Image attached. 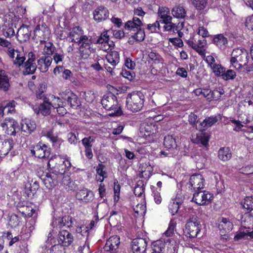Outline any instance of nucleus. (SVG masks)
<instances>
[{"label": "nucleus", "mask_w": 253, "mask_h": 253, "mask_svg": "<svg viewBox=\"0 0 253 253\" xmlns=\"http://www.w3.org/2000/svg\"><path fill=\"white\" fill-rule=\"evenodd\" d=\"M47 167L53 174H63L71 168V164L68 159L52 156L48 160Z\"/></svg>", "instance_id": "nucleus-1"}, {"label": "nucleus", "mask_w": 253, "mask_h": 253, "mask_svg": "<svg viewBox=\"0 0 253 253\" xmlns=\"http://www.w3.org/2000/svg\"><path fill=\"white\" fill-rule=\"evenodd\" d=\"M230 58V64L237 70H240L246 66L249 60L248 52L244 48L234 49Z\"/></svg>", "instance_id": "nucleus-2"}, {"label": "nucleus", "mask_w": 253, "mask_h": 253, "mask_svg": "<svg viewBox=\"0 0 253 253\" xmlns=\"http://www.w3.org/2000/svg\"><path fill=\"white\" fill-rule=\"evenodd\" d=\"M101 104L107 110L114 111L110 114V116H120L123 114V111L118 105L117 97L111 92L105 94L102 100Z\"/></svg>", "instance_id": "nucleus-3"}, {"label": "nucleus", "mask_w": 253, "mask_h": 253, "mask_svg": "<svg viewBox=\"0 0 253 253\" xmlns=\"http://www.w3.org/2000/svg\"><path fill=\"white\" fill-rule=\"evenodd\" d=\"M144 99V95L140 91L128 94L126 99V106L130 111L137 112L143 108Z\"/></svg>", "instance_id": "nucleus-4"}, {"label": "nucleus", "mask_w": 253, "mask_h": 253, "mask_svg": "<svg viewBox=\"0 0 253 253\" xmlns=\"http://www.w3.org/2000/svg\"><path fill=\"white\" fill-rule=\"evenodd\" d=\"M201 224L197 216H192L187 221L184 232L185 235L191 238H195L200 232Z\"/></svg>", "instance_id": "nucleus-5"}, {"label": "nucleus", "mask_w": 253, "mask_h": 253, "mask_svg": "<svg viewBox=\"0 0 253 253\" xmlns=\"http://www.w3.org/2000/svg\"><path fill=\"white\" fill-rule=\"evenodd\" d=\"M77 43L79 45L80 53L83 59L88 58L91 53L94 51V49L91 47V40L87 36L82 37L77 42Z\"/></svg>", "instance_id": "nucleus-6"}, {"label": "nucleus", "mask_w": 253, "mask_h": 253, "mask_svg": "<svg viewBox=\"0 0 253 253\" xmlns=\"http://www.w3.org/2000/svg\"><path fill=\"white\" fill-rule=\"evenodd\" d=\"M213 198V195L206 191H195L192 201L199 205L210 204Z\"/></svg>", "instance_id": "nucleus-7"}, {"label": "nucleus", "mask_w": 253, "mask_h": 253, "mask_svg": "<svg viewBox=\"0 0 253 253\" xmlns=\"http://www.w3.org/2000/svg\"><path fill=\"white\" fill-rule=\"evenodd\" d=\"M120 244V237L117 235L112 236L107 240L101 253H117Z\"/></svg>", "instance_id": "nucleus-8"}, {"label": "nucleus", "mask_w": 253, "mask_h": 253, "mask_svg": "<svg viewBox=\"0 0 253 253\" xmlns=\"http://www.w3.org/2000/svg\"><path fill=\"white\" fill-rule=\"evenodd\" d=\"M51 149L45 144L39 142L31 149V153L39 158H47L50 154Z\"/></svg>", "instance_id": "nucleus-9"}, {"label": "nucleus", "mask_w": 253, "mask_h": 253, "mask_svg": "<svg viewBox=\"0 0 253 253\" xmlns=\"http://www.w3.org/2000/svg\"><path fill=\"white\" fill-rule=\"evenodd\" d=\"M34 37L38 38L41 43L45 42L44 41L50 35V30L45 24L42 23L36 26L34 31Z\"/></svg>", "instance_id": "nucleus-10"}, {"label": "nucleus", "mask_w": 253, "mask_h": 253, "mask_svg": "<svg viewBox=\"0 0 253 253\" xmlns=\"http://www.w3.org/2000/svg\"><path fill=\"white\" fill-rule=\"evenodd\" d=\"M148 242L145 238L134 239L131 243V250L133 253H144L146 251Z\"/></svg>", "instance_id": "nucleus-11"}, {"label": "nucleus", "mask_w": 253, "mask_h": 253, "mask_svg": "<svg viewBox=\"0 0 253 253\" xmlns=\"http://www.w3.org/2000/svg\"><path fill=\"white\" fill-rule=\"evenodd\" d=\"M59 95L62 99L65 102L66 101L73 108L77 109L81 105L78 97L73 92L67 91L60 93Z\"/></svg>", "instance_id": "nucleus-12"}, {"label": "nucleus", "mask_w": 253, "mask_h": 253, "mask_svg": "<svg viewBox=\"0 0 253 253\" xmlns=\"http://www.w3.org/2000/svg\"><path fill=\"white\" fill-rule=\"evenodd\" d=\"M51 104L47 97L43 98V102L39 106L33 108L34 111L37 114H41L43 116H47L50 114Z\"/></svg>", "instance_id": "nucleus-13"}, {"label": "nucleus", "mask_w": 253, "mask_h": 253, "mask_svg": "<svg viewBox=\"0 0 253 253\" xmlns=\"http://www.w3.org/2000/svg\"><path fill=\"white\" fill-rule=\"evenodd\" d=\"M41 179L48 189L54 188L57 184V175L50 172V169L49 172H46L45 175H42Z\"/></svg>", "instance_id": "nucleus-14"}, {"label": "nucleus", "mask_w": 253, "mask_h": 253, "mask_svg": "<svg viewBox=\"0 0 253 253\" xmlns=\"http://www.w3.org/2000/svg\"><path fill=\"white\" fill-rule=\"evenodd\" d=\"M32 30L29 26L22 25L17 33V38L21 43L29 41L31 36Z\"/></svg>", "instance_id": "nucleus-15"}, {"label": "nucleus", "mask_w": 253, "mask_h": 253, "mask_svg": "<svg viewBox=\"0 0 253 253\" xmlns=\"http://www.w3.org/2000/svg\"><path fill=\"white\" fill-rule=\"evenodd\" d=\"M189 184L195 191H199L204 187V179L201 174H195L191 176Z\"/></svg>", "instance_id": "nucleus-16"}, {"label": "nucleus", "mask_w": 253, "mask_h": 253, "mask_svg": "<svg viewBox=\"0 0 253 253\" xmlns=\"http://www.w3.org/2000/svg\"><path fill=\"white\" fill-rule=\"evenodd\" d=\"M14 141L12 139L3 140L0 139V157H3L12 150Z\"/></svg>", "instance_id": "nucleus-17"}, {"label": "nucleus", "mask_w": 253, "mask_h": 253, "mask_svg": "<svg viewBox=\"0 0 253 253\" xmlns=\"http://www.w3.org/2000/svg\"><path fill=\"white\" fill-rule=\"evenodd\" d=\"M143 25L142 19L134 16L132 20H128L125 23L124 27L126 30L134 32L140 28Z\"/></svg>", "instance_id": "nucleus-18"}, {"label": "nucleus", "mask_w": 253, "mask_h": 253, "mask_svg": "<svg viewBox=\"0 0 253 253\" xmlns=\"http://www.w3.org/2000/svg\"><path fill=\"white\" fill-rule=\"evenodd\" d=\"M58 243L64 247H67L71 245L73 241V236L68 231L63 230L59 232L58 235Z\"/></svg>", "instance_id": "nucleus-19"}, {"label": "nucleus", "mask_w": 253, "mask_h": 253, "mask_svg": "<svg viewBox=\"0 0 253 253\" xmlns=\"http://www.w3.org/2000/svg\"><path fill=\"white\" fill-rule=\"evenodd\" d=\"M52 61V58L50 56H42L37 61L38 68L42 73L46 72Z\"/></svg>", "instance_id": "nucleus-20"}, {"label": "nucleus", "mask_w": 253, "mask_h": 253, "mask_svg": "<svg viewBox=\"0 0 253 253\" xmlns=\"http://www.w3.org/2000/svg\"><path fill=\"white\" fill-rule=\"evenodd\" d=\"M108 16V10L103 6H98L94 10L93 12L94 19L98 22L106 20Z\"/></svg>", "instance_id": "nucleus-21"}, {"label": "nucleus", "mask_w": 253, "mask_h": 253, "mask_svg": "<svg viewBox=\"0 0 253 253\" xmlns=\"http://www.w3.org/2000/svg\"><path fill=\"white\" fill-rule=\"evenodd\" d=\"M218 221V228L221 233H229L233 229V224L229 219L221 217Z\"/></svg>", "instance_id": "nucleus-22"}, {"label": "nucleus", "mask_w": 253, "mask_h": 253, "mask_svg": "<svg viewBox=\"0 0 253 253\" xmlns=\"http://www.w3.org/2000/svg\"><path fill=\"white\" fill-rule=\"evenodd\" d=\"M212 42L220 50H224L227 46L228 40L223 35L218 34L214 36Z\"/></svg>", "instance_id": "nucleus-23"}, {"label": "nucleus", "mask_w": 253, "mask_h": 253, "mask_svg": "<svg viewBox=\"0 0 253 253\" xmlns=\"http://www.w3.org/2000/svg\"><path fill=\"white\" fill-rule=\"evenodd\" d=\"M76 198L85 203L91 201L93 199L92 194L86 189H84L78 191L76 195Z\"/></svg>", "instance_id": "nucleus-24"}, {"label": "nucleus", "mask_w": 253, "mask_h": 253, "mask_svg": "<svg viewBox=\"0 0 253 253\" xmlns=\"http://www.w3.org/2000/svg\"><path fill=\"white\" fill-rule=\"evenodd\" d=\"M158 14L160 18L159 22L161 23L166 22L169 20H172V17L170 15L169 9L167 7H159Z\"/></svg>", "instance_id": "nucleus-25"}, {"label": "nucleus", "mask_w": 253, "mask_h": 253, "mask_svg": "<svg viewBox=\"0 0 253 253\" xmlns=\"http://www.w3.org/2000/svg\"><path fill=\"white\" fill-rule=\"evenodd\" d=\"M164 145L166 148L170 151L177 150L176 138L172 135H168L165 137L164 139Z\"/></svg>", "instance_id": "nucleus-26"}, {"label": "nucleus", "mask_w": 253, "mask_h": 253, "mask_svg": "<svg viewBox=\"0 0 253 253\" xmlns=\"http://www.w3.org/2000/svg\"><path fill=\"white\" fill-rule=\"evenodd\" d=\"M17 123L14 120H10L7 122L3 123L1 124V126L3 130H5L6 133L11 135H15V126H16Z\"/></svg>", "instance_id": "nucleus-27"}, {"label": "nucleus", "mask_w": 253, "mask_h": 253, "mask_svg": "<svg viewBox=\"0 0 253 253\" xmlns=\"http://www.w3.org/2000/svg\"><path fill=\"white\" fill-rule=\"evenodd\" d=\"M21 130L27 134H31L36 128V124L34 121L26 120L21 124Z\"/></svg>", "instance_id": "nucleus-28"}, {"label": "nucleus", "mask_w": 253, "mask_h": 253, "mask_svg": "<svg viewBox=\"0 0 253 253\" xmlns=\"http://www.w3.org/2000/svg\"><path fill=\"white\" fill-rule=\"evenodd\" d=\"M219 118H220L219 115L206 118L202 122L200 123V125L201 126L200 129L205 130L209 127L212 126L218 121Z\"/></svg>", "instance_id": "nucleus-29"}, {"label": "nucleus", "mask_w": 253, "mask_h": 253, "mask_svg": "<svg viewBox=\"0 0 253 253\" xmlns=\"http://www.w3.org/2000/svg\"><path fill=\"white\" fill-rule=\"evenodd\" d=\"M84 31L79 27H74L70 32L69 37L71 39V42H76V40H79L82 37H84Z\"/></svg>", "instance_id": "nucleus-30"}, {"label": "nucleus", "mask_w": 253, "mask_h": 253, "mask_svg": "<svg viewBox=\"0 0 253 253\" xmlns=\"http://www.w3.org/2000/svg\"><path fill=\"white\" fill-rule=\"evenodd\" d=\"M173 17L178 19H184L186 16V11L182 6H175L171 9Z\"/></svg>", "instance_id": "nucleus-31"}, {"label": "nucleus", "mask_w": 253, "mask_h": 253, "mask_svg": "<svg viewBox=\"0 0 253 253\" xmlns=\"http://www.w3.org/2000/svg\"><path fill=\"white\" fill-rule=\"evenodd\" d=\"M106 59L112 66L116 67L120 62L119 53L116 51H112L107 55Z\"/></svg>", "instance_id": "nucleus-32"}, {"label": "nucleus", "mask_w": 253, "mask_h": 253, "mask_svg": "<svg viewBox=\"0 0 253 253\" xmlns=\"http://www.w3.org/2000/svg\"><path fill=\"white\" fill-rule=\"evenodd\" d=\"M218 157L220 160L226 161L231 159L232 154L228 148L222 147L218 150Z\"/></svg>", "instance_id": "nucleus-33"}, {"label": "nucleus", "mask_w": 253, "mask_h": 253, "mask_svg": "<svg viewBox=\"0 0 253 253\" xmlns=\"http://www.w3.org/2000/svg\"><path fill=\"white\" fill-rule=\"evenodd\" d=\"M163 23L165 24V26H164L165 31L176 33L179 32L180 30V27L179 26V23L176 25V24L172 22V20H169Z\"/></svg>", "instance_id": "nucleus-34"}, {"label": "nucleus", "mask_w": 253, "mask_h": 253, "mask_svg": "<svg viewBox=\"0 0 253 253\" xmlns=\"http://www.w3.org/2000/svg\"><path fill=\"white\" fill-rule=\"evenodd\" d=\"M141 129L142 131L145 132V135L149 136L154 133V131L156 130V126L153 123L146 122L141 126Z\"/></svg>", "instance_id": "nucleus-35"}, {"label": "nucleus", "mask_w": 253, "mask_h": 253, "mask_svg": "<svg viewBox=\"0 0 253 253\" xmlns=\"http://www.w3.org/2000/svg\"><path fill=\"white\" fill-rule=\"evenodd\" d=\"M44 47L43 48L44 55L50 56L51 57L54 53L58 50L56 48L53 43L51 42H45Z\"/></svg>", "instance_id": "nucleus-36"}, {"label": "nucleus", "mask_w": 253, "mask_h": 253, "mask_svg": "<svg viewBox=\"0 0 253 253\" xmlns=\"http://www.w3.org/2000/svg\"><path fill=\"white\" fill-rule=\"evenodd\" d=\"M21 218L17 214H11L8 216V224L12 228H16L20 225Z\"/></svg>", "instance_id": "nucleus-37"}, {"label": "nucleus", "mask_w": 253, "mask_h": 253, "mask_svg": "<svg viewBox=\"0 0 253 253\" xmlns=\"http://www.w3.org/2000/svg\"><path fill=\"white\" fill-rule=\"evenodd\" d=\"M24 68L25 70L23 72L24 75L33 74L35 72L38 66L35 62L27 61L24 64Z\"/></svg>", "instance_id": "nucleus-38"}, {"label": "nucleus", "mask_w": 253, "mask_h": 253, "mask_svg": "<svg viewBox=\"0 0 253 253\" xmlns=\"http://www.w3.org/2000/svg\"><path fill=\"white\" fill-rule=\"evenodd\" d=\"M144 184L142 180H138L134 189V194L137 197H141L144 192Z\"/></svg>", "instance_id": "nucleus-39"}, {"label": "nucleus", "mask_w": 253, "mask_h": 253, "mask_svg": "<svg viewBox=\"0 0 253 253\" xmlns=\"http://www.w3.org/2000/svg\"><path fill=\"white\" fill-rule=\"evenodd\" d=\"M131 38L137 41L142 42L144 40L145 38V34L144 29L141 27L134 32V33L131 35Z\"/></svg>", "instance_id": "nucleus-40"}, {"label": "nucleus", "mask_w": 253, "mask_h": 253, "mask_svg": "<svg viewBox=\"0 0 253 253\" xmlns=\"http://www.w3.org/2000/svg\"><path fill=\"white\" fill-rule=\"evenodd\" d=\"M104 165L101 164H99L96 169L97 174L99 175L100 177H102V178L99 177L97 179V181H100V182H102L104 179L106 178L107 176L106 171L104 170Z\"/></svg>", "instance_id": "nucleus-41"}, {"label": "nucleus", "mask_w": 253, "mask_h": 253, "mask_svg": "<svg viewBox=\"0 0 253 253\" xmlns=\"http://www.w3.org/2000/svg\"><path fill=\"white\" fill-rule=\"evenodd\" d=\"M248 236V230L246 227L241 228L234 236L235 241H239Z\"/></svg>", "instance_id": "nucleus-42"}, {"label": "nucleus", "mask_w": 253, "mask_h": 253, "mask_svg": "<svg viewBox=\"0 0 253 253\" xmlns=\"http://www.w3.org/2000/svg\"><path fill=\"white\" fill-rule=\"evenodd\" d=\"M72 218L69 216H64L62 218H59L58 221V225L59 227L67 226L69 227L72 226Z\"/></svg>", "instance_id": "nucleus-43"}, {"label": "nucleus", "mask_w": 253, "mask_h": 253, "mask_svg": "<svg viewBox=\"0 0 253 253\" xmlns=\"http://www.w3.org/2000/svg\"><path fill=\"white\" fill-rule=\"evenodd\" d=\"M211 69L216 76H221L222 77L226 70L225 68L222 67L220 64H214L212 66Z\"/></svg>", "instance_id": "nucleus-44"}, {"label": "nucleus", "mask_w": 253, "mask_h": 253, "mask_svg": "<svg viewBox=\"0 0 253 253\" xmlns=\"http://www.w3.org/2000/svg\"><path fill=\"white\" fill-rule=\"evenodd\" d=\"M243 207L249 211L253 210V196L247 197L242 203Z\"/></svg>", "instance_id": "nucleus-45"}, {"label": "nucleus", "mask_w": 253, "mask_h": 253, "mask_svg": "<svg viewBox=\"0 0 253 253\" xmlns=\"http://www.w3.org/2000/svg\"><path fill=\"white\" fill-rule=\"evenodd\" d=\"M46 90V85L44 83L40 84L38 87V89L36 91V97L38 99H42L46 97L44 94Z\"/></svg>", "instance_id": "nucleus-46"}, {"label": "nucleus", "mask_w": 253, "mask_h": 253, "mask_svg": "<svg viewBox=\"0 0 253 253\" xmlns=\"http://www.w3.org/2000/svg\"><path fill=\"white\" fill-rule=\"evenodd\" d=\"M62 183L66 186V189L68 190H74L76 186L74 183L71 181L70 177L69 176L63 177L62 180Z\"/></svg>", "instance_id": "nucleus-47"}, {"label": "nucleus", "mask_w": 253, "mask_h": 253, "mask_svg": "<svg viewBox=\"0 0 253 253\" xmlns=\"http://www.w3.org/2000/svg\"><path fill=\"white\" fill-rule=\"evenodd\" d=\"M53 55L52 60L56 64L62 62L65 57V54L62 50H57Z\"/></svg>", "instance_id": "nucleus-48"}, {"label": "nucleus", "mask_w": 253, "mask_h": 253, "mask_svg": "<svg viewBox=\"0 0 253 253\" xmlns=\"http://www.w3.org/2000/svg\"><path fill=\"white\" fill-rule=\"evenodd\" d=\"M9 82L8 78L3 75L0 76V90L6 91L8 89Z\"/></svg>", "instance_id": "nucleus-49"}, {"label": "nucleus", "mask_w": 253, "mask_h": 253, "mask_svg": "<svg viewBox=\"0 0 253 253\" xmlns=\"http://www.w3.org/2000/svg\"><path fill=\"white\" fill-rule=\"evenodd\" d=\"M95 141V137L92 136L84 137L82 140V142L84 148H91L92 146V143Z\"/></svg>", "instance_id": "nucleus-50"}, {"label": "nucleus", "mask_w": 253, "mask_h": 253, "mask_svg": "<svg viewBox=\"0 0 253 253\" xmlns=\"http://www.w3.org/2000/svg\"><path fill=\"white\" fill-rule=\"evenodd\" d=\"M160 22L159 21H156L153 24H147V30L151 33H159L160 31Z\"/></svg>", "instance_id": "nucleus-51"}, {"label": "nucleus", "mask_w": 253, "mask_h": 253, "mask_svg": "<svg viewBox=\"0 0 253 253\" xmlns=\"http://www.w3.org/2000/svg\"><path fill=\"white\" fill-rule=\"evenodd\" d=\"M64 246L59 243L51 247L49 253H64Z\"/></svg>", "instance_id": "nucleus-52"}, {"label": "nucleus", "mask_w": 253, "mask_h": 253, "mask_svg": "<svg viewBox=\"0 0 253 253\" xmlns=\"http://www.w3.org/2000/svg\"><path fill=\"white\" fill-rule=\"evenodd\" d=\"M236 77V72L231 69L227 70V71L225 72L223 75H222V79L225 81H228L230 80H234Z\"/></svg>", "instance_id": "nucleus-53"}, {"label": "nucleus", "mask_w": 253, "mask_h": 253, "mask_svg": "<svg viewBox=\"0 0 253 253\" xmlns=\"http://www.w3.org/2000/svg\"><path fill=\"white\" fill-rule=\"evenodd\" d=\"M179 208V203L174 200H172V202H170L169 206V211L172 215H174L177 212Z\"/></svg>", "instance_id": "nucleus-54"}, {"label": "nucleus", "mask_w": 253, "mask_h": 253, "mask_svg": "<svg viewBox=\"0 0 253 253\" xmlns=\"http://www.w3.org/2000/svg\"><path fill=\"white\" fill-rule=\"evenodd\" d=\"M176 227V223L173 220H171L169 222V227L167 231L165 232V235L167 237H170L174 234V231Z\"/></svg>", "instance_id": "nucleus-55"}, {"label": "nucleus", "mask_w": 253, "mask_h": 253, "mask_svg": "<svg viewBox=\"0 0 253 253\" xmlns=\"http://www.w3.org/2000/svg\"><path fill=\"white\" fill-rule=\"evenodd\" d=\"M148 57L155 64H158L160 63L162 59L159 54L153 51H151L149 53Z\"/></svg>", "instance_id": "nucleus-56"}, {"label": "nucleus", "mask_w": 253, "mask_h": 253, "mask_svg": "<svg viewBox=\"0 0 253 253\" xmlns=\"http://www.w3.org/2000/svg\"><path fill=\"white\" fill-rule=\"evenodd\" d=\"M109 41V36L107 34V32L105 31L102 33L96 41L98 44L108 43Z\"/></svg>", "instance_id": "nucleus-57"}, {"label": "nucleus", "mask_w": 253, "mask_h": 253, "mask_svg": "<svg viewBox=\"0 0 253 253\" xmlns=\"http://www.w3.org/2000/svg\"><path fill=\"white\" fill-rule=\"evenodd\" d=\"M164 243L160 241L154 243L152 253H164Z\"/></svg>", "instance_id": "nucleus-58"}, {"label": "nucleus", "mask_w": 253, "mask_h": 253, "mask_svg": "<svg viewBox=\"0 0 253 253\" xmlns=\"http://www.w3.org/2000/svg\"><path fill=\"white\" fill-rule=\"evenodd\" d=\"M195 141L197 143H200L206 147L208 145L209 138L207 136L201 134L197 136Z\"/></svg>", "instance_id": "nucleus-59"}, {"label": "nucleus", "mask_w": 253, "mask_h": 253, "mask_svg": "<svg viewBox=\"0 0 253 253\" xmlns=\"http://www.w3.org/2000/svg\"><path fill=\"white\" fill-rule=\"evenodd\" d=\"M195 5L196 8L201 10L205 8L207 4V0H191Z\"/></svg>", "instance_id": "nucleus-60"}, {"label": "nucleus", "mask_w": 253, "mask_h": 253, "mask_svg": "<svg viewBox=\"0 0 253 253\" xmlns=\"http://www.w3.org/2000/svg\"><path fill=\"white\" fill-rule=\"evenodd\" d=\"M187 44L193 49L196 50L200 55H203V51L199 48L198 44L195 43L193 40H188L186 42Z\"/></svg>", "instance_id": "nucleus-61"}, {"label": "nucleus", "mask_w": 253, "mask_h": 253, "mask_svg": "<svg viewBox=\"0 0 253 253\" xmlns=\"http://www.w3.org/2000/svg\"><path fill=\"white\" fill-rule=\"evenodd\" d=\"M66 105V102H64L63 103H61L60 104H57V107L56 108L57 110V112L58 114L61 116H64L65 114L67 113V110L65 108V106Z\"/></svg>", "instance_id": "nucleus-62"}, {"label": "nucleus", "mask_w": 253, "mask_h": 253, "mask_svg": "<svg viewBox=\"0 0 253 253\" xmlns=\"http://www.w3.org/2000/svg\"><path fill=\"white\" fill-rule=\"evenodd\" d=\"M51 97L53 98V99L52 100V102H50V103L51 104V107H52L54 108H56L57 107H58L57 106V104H59L61 103H63L65 102L61 97H56L55 96L52 95Z\"/></svg>", "instance_id": "nucleus-63"}, {"label": "nucleus", "mask_w": 253, "mask_h": 253, "mask_svg": "<svg viewBox=\"0 0 253 253\" xmlns=\"http://www.w3.org/2000/svg\"><path fill=\"white\" fill-rule=\"evenodd\" d=\"M120 74L122 75L123 77L127 79L129 81H131L134 76V72L126 70H122L120 73Z\"/></svg>", "instance_id": "nucleus-64"}]
</instances>
